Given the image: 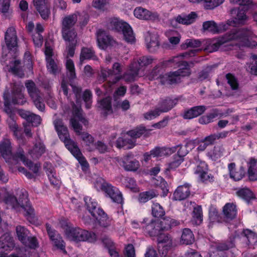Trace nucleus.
<instances>
[{
    "label": "nucleus",
    "mask_w": 257,
    "mask_h": 257,
    "mask_svg": "<svg viewBox=\"0 0 257 257\" xmlns=\"http://www.w3.org/2000/svg\"><path fill=\"white\" fill-rule=\"evenodd\" d=\"M98 108L101 110L104 115L112 113L111 107V98L110 96L106 97L98 102Z\"/></svg>",
    "instance_id": "473e14b6"
},
{
    "label": "nucleus",
    "mask_w": 257,
    "mask_h": 257,
    "mask_svg": "<svg viewBox=\"0 0 257 257\" xmlns=\"http://www.w3.org/2000/svg\"><path fill=\"white\" fill-rule=\"evenodd\" d=\"M15 246L13 238L9 233H6L0 237V253L12 250Z\"/></svg>",
    "instance_id": "b1692460"
},
{
    "label": "nucleus",
    "mask_w": 257,
    "mask_h": 257,
    "mask_svg": "<svg viewBox=\"0 0 257 257\" xmlns=\"http://www.w3.org/2000/svg\"><path fill=\"white\" fill-rule=\"evenodd\" d=\"M141 224L145 232L150 236H154L158 234L160 226V224L156 220L153 219L149 220L148 219H144Z\"/></svg>",
    "instance_id": "6ab92c4d"
},
{
    "label": "nucleus",
    "mask_w": 257,
    "mask_h": 257,
    "mask_svg": "<svg viewBox=\"0 0 257 257\" xmlns=\"http://www.w3.org/2000/svg\"><path fill=\"white\" fill-rule=\"evenodd\" d=\"M87 59L97 61L98 59L92 48L83 47L80 55V60L82 62L83 60Z\"/></svg>",
    "instance_id": "a19ab883"
},
{
    "label": "nucleus",
    "mask_w": 257,
    "mask_h": 257,
    "mask_svg": "<svg viewBox=\"0 0 257 257\" xmlns=\"http://www.w3.org/2000/svg\"><path fill=\"white\" fill-rule=\"evenodd\" d=\"M18 155L20 157L19 160L21 161L25 165L32 170L34 174H37L38 173L40 167V165L34 164L31 161L27 159L24 155V151L23 150H21Z\"/></svg>",
    "instance_id": "e433bc0d"
},
{
    "label": "nucleus",
    "mask_w": 257,
    "mask_h": 257,
    "mask_svg": "<svg viewBox=\"0 0 257 257\" xmlns=\"http://www.w3.org/2000/svg\"><path fill=\"white\" fill-rule=\"evenodd\" d=\"M61 88L65 95L68 96L72 91L75 95L76 101L78 106L73 102L72 116L70 119V124L77 135L81 136L82 140L88 146L93 144L94 138L87 133H82V126L81 123L87 125L88 121L83 117L82 110L79 104V98L80 97L81 88L76 85L75 81H62Z\"/></svg>",
    "instance_id": "f257e3e1"
},
{
    "label": "nucleus",
    "mask_w": 257,
    "mask_h": 257,
    "mask_svg": "<svg viewBox=\"0 0 257 257\" xmlns=\"http://www.w3.org/2000/svg\"><path fill=\"white\" fill-rule=\"evenodd\" d=\"M146 132L145 127L143 126L130 131L127 134L130 138L125 136L118 138L116 141V147L119 149L123 148L125 150L132 149L136 145V139L140 138Z\"/></svg>",
    "instance_id": "423d86ee"
},
{
    "label": "nucleus",
    "mask_w": 257,
    "mask_h": 257,
    "mask_svg": "<svg viewBox=\"0 0 257 257\" xmlns=\"http://www.w3.org/2000/svg\"><path fill=\"white\" fill-rule=\"evenodd\" d=\"M53 123L60 139L64 142L69 151L77 146L75 142L70 139L67 127L64 125L61 119H56Z\"/></svg>",
    "instance_id": "9d476101"
},
{
    "label": "nucleus",
    "mask_w": 257,
    "mask_h": 257,
    "mask_svg": "<svg viewBox=\"0 0 257 257\" xmlns=\"http://www.w3.org/2000/svg\"><path fill=\"white\" fill-rule=\"evenodd\" d=\"M248 175L250 180H257V159L250 158L247 163Z\"/></svg>",
    "instance_id": "ea45409f"
},
{
    "label": "nucleus",
    "mask_w": 257,
    "mask_h": 257,
    "mask_svg": "<svg viewBox=\"0 0 257 257\" xmlns=\"http://www.w3.org/2000/svg\"><path fill=\"white\" fill-rule=\"evenodd\" d=\"M252 31L247 28H234L225 34L222 37L213 40L206 49L212 52L217 51L219 47L227 42H232L230 45L240 48L243 47H249V39L252 38Z\"/></svg>",
    "instance_id": "f03ea898"
},
{
    "label": "nucleus",
    "mask_w": 257,
    "mask_h": 257,
    "mask_svg": "<svg viewBox=\"0 0 257 257\" xmlns=\"http://www.w3.org/2000/svg\"><path fill=\"white\" fill-rule=\"evenodd\" d=\"M132 155H128L122 158V166L124 170L128 171H136L139 167L140 164L138 161L132 160Z\"/></svg>",
    "instance_id": "a878e982"
},
{
    "label": "nucleus",
    "mask_w": 257,
    "mask_h": 257,
    "mask_svg": "<svg viewBox=\"0 0 257 257\" xmlns=\"http://www.w3.org/2000/svg\"><path fill=\"white\" fill-rule=\"evenodd\" d=\"M94 186L98 191H102L106 197H109L113 202L118 204L123 203L122 194L116 187L112 186L101 177L96 179Z\"/></svg>",
    "instance_id": "39448f33"
},
{
    "label": "nucleus",
    "mask_w": 257,
    "mask_h": 257,
    "mask_svg": "<svg viewBox=\"0 0 257 257\" xmlns=\"http://www.w3.org/2000/svg\"><path fill=\"white\" fill-rule=\"evenodd\" d=\"M224 152V149L222 146H216L208 152L207 156L212 161H216L223 156Z\"/></svg>",
    "instance_id": "49530a36"
},
{
    "label": "nucleus",
    "mask_w": 257,
    "mask_h": 257,
    "mask_svg": "<svg viewBox=\"0 0 257 257\" xmlns=\"http://www.w3.org/2000/svg\"><path fill=\"white\" fill-rule=\"evenodd\" d=\"M46 61L49 71L53 74H57L59 72V68L54 60L52 58H48Z\"/></svg>",
    "instance_id": "338daca9"
},
{
    "label": "nucleus",
    "mask_w": 257,
    "mask_h": 257,
    "mask_svg": "<svg viewBox=\"0 0 257 257\" xmlns=\"http://www.w3.org/2000/svg\"><path fill=\"white\" fill-rule=\"evenodd\" d=\"M6 48L9 50V53L12 56L10 51H15L18 47V37L17 36L15 28L14 27L9 28L5 37Z\"/></svg>",
    "instance_id": "ddd939ff"
},
{
    "label": "nucleus",
    "mask_w": 257,
    "mask_h": 257,
    "mask_svg": "<svg viewBox=\"0 0 257 257\" xmlns=\"http://www.w3.org/2000/svg\"><path fill=\"white\" fill-rule=\"evenodd\" d=\"M67 237L71 240L78 241H88L94 242L96 240V235L92 231H88L80 228H71L66 229L65 232Z\"/></svg>",
    "instance_id": "0eeeda50"
},
{
    "label": "nucleus",
    "mask_w": 257,
    "mask_h": 257,
    "mask_svg": "<svg viewBox=\"0 0 257 257\" xmlns=\"http://www.w3.org/2000/svg\"><path fill=\"white\" fill-rule=\"evenodd\" d=\"M16 232L19 240L22 242L27 238L29 231L24 226H18L16 227Z\"/></svg>",
    "instance_id": "0e129e2a"
},
{
    "label": "nucleus",
    "mask_w": 257,
    "mask_h": 257,
    "mask_svg": "<svg viewBox=\"0 0 257 257\" xmlns=\"http://www.w3.org/2000/svg\"><path fill=\"white\" fill-rule=\"evenodd\" d=\"M23 149L20 148L16 153H12V146L10 140L4 139L0 142V153L6 162L11 165L18 164L19 161L18 153Z\"/></svg>",
    "instance_id": "6e6552de"
},
{
    "label": "nucleus",
    "mask_w": 257,
    "mask_h": 257,
    "mask_svg": "<svg viewBox=\"0 0 257 257\" xmlns=\"http://www.w3.org/2000/svg\"><path fill=\"white\" fill-rule=\"evenodd\" d=\"M134 15L137 18L142 20L153 22L159 20V15L157 12L150 11L141 7L134 10Z\"/></svg>",
    "instance_id": "dca6fc26"
},
{
    "label": "nucleus",
    "mask_w": 257,
    "mask_h": 257,
    "mask_svg": "<svg viewBox=\"0 0 257 257\" xmlns=\"http://www.w3.org/2000/svg\"><path fill=\"white\" fill-rule=\"evenodd\" d=\"M175 152V147L172 148H160L156 147L150 152L145 154L144 158L146 161H147L151 157H164L171 155Z\"/></svg>",
    "instance_id": "f3484780"
},
{
    "label": "nucleus",
    "mask_w": 257,
    "mask_h": 257,
    "mask_svg": "<svg viewBox=\"0 0 257 257\" xmlns=\"http://www.w3.org/2000/svg\"><path fill=\"white\" fill-rule=\"evenodd\" d=\"M12 63L13 65L11 66V72L19 77L23 78L24 73L20 67V61L18 60H15L14 61H12Z\"/></svg>",
    "instance_id": "6e6d98bb"
},
{
    "label": "nucleus",
    "mask_w": 257,
    "mask_h": 257,
    "mask_svg": "<svg viewBox=\"0 0 257 257\" xmlns=\"http://www.w3.org/2000/svg\"><path fill=\"white\" fill-rule=\"evenodd\" d=\"M62 37L68 43H77V33L74 29L62 30Z\"/></svg>",
    "instance_id": "8fccbe9b"
},
{
    "label": "nucleus",
    "mask_w": 257,
    "mask_h": 257,
    "mask_svg": "<svg viewBox=\"0 0 257 257\" xmlns=\"http://www.w3.org/2000/svg\"><path fill=\"white\" fill-rule=\"evenodd\" d=\"M253 62L248 64L247 70L249 73L254 75H257V55L253 54L251 56Z\"/></svg>",
    "instance_id": "774afa93"
},
{
    "label": "nucleus",
    "mask_w": 257,
    "mask_h": 257,
    "mask_svg": "<svg viewBox=\"0 0 257 257\" xmlns=\"http://www.w3.org/2000/svg\"><path fill=\"white\" fill-rule=\"evenodd\" d=\"M158 242L159 245L163 247L170 246L172 244L170 236L165 233H161L158 237Z\"/></svg>",
    "instance_id": "13d9d810"
},
{
    "label": "nucleus",
    "mask_w": 257,
    "mask_h": 257,
    "mask_svg": "<svg viewBox=\"0 0 257 257\" xmlns=\"http://www.w3.org/2000/svg\"><path fill=\"white\" fill-rule=\"evenodd\" d=\"M145 43L148 51L154 52L160 46L159 36L156 32H148L145 35Z\"/></svg>",
    "instance_id": "a211bd4d"
},
{
    "label": "nucleus",
    "mask_w": 257,
    "mask_h": 257,
    "mask_svg": "<svg viewBox=\"0 0 257 257\" xmlns=\"http://www.w3.org/2000/svg\"><path fill=\"white\" fill-rule=\"evenodd\" d=\"M141 69L138 65L136 59H134L128 66L127 70L123 75L119 77L117 80L120 79L131 80L138 78L143 75V73L140 72Z\"/></svg>",
    "instance_id": "4468645a"
},
{
    "label": "nucleus",
    "mask_w": 257,
    "mask_h": 257,
    "mask_svg": "<svg viewBox=\"0 0 257 257\" xmlns=\"http://www.w3.org/2000/svg\"><path fill=\"white\" fill-rule=\"evenodd\" d=\"M102 242L105 246L108 248V252L111 257H119V255L115 249L111 248L112 246L113 243L112 240L109 238H105L103 239Z\"/></svg>",
    "instance_id": "e2e57ef3"
},
{
    "label": "nucleus",
    "mask_w": 257,
    "mask_h": 257,
    "mask_svg": "<svg viewBox=\"0 0 257 257\" xmlns=\"http://www.w3.org/2000/svg\"><path fill=\"white\" fill-rule=\"evenodd\" d=\"M222 212L225 221L232 220L236 216V206L233 203H227L223 207Z\"/></svg>",
    "instance_id": "c756f323"
},
{
    "label": "nucleus",
    "mask_w": 257,
    "mask_h": 257,
    "mask_svg": "<svg viewBox=\"0 0 257 257\" xmlns=\"http://www.w3.org/2000/svg\"><path fill=\"white\" fill-rule=\"evenodd\" d=\"M184 159L179 156H174L173 160L168 164V167L166 169L165 173L168 174V172L171 170H174L177 168L183 162Z\"/></svg>",
    "instance_id": "603ef678"
},
{
    "label": "nucleus",
    "mask_w": 257,
    "mask_h": 257,
    "mask_svg": "<svg viewBox=\"0 0 257 257\" xmlns=\"http://www.w3.org/2000/svg\"><path fill=\"white\" fill-rule=\"evenodd\" d=\"M191 74L189 68H183L178 69L175 71H171L165 74V80H176L181 78L188 76Z\"/></svg>",
    "instance_id": "393cba45"
},
{
    "label": "nucleus",
    "mask_w": 257,
    "mask_h": 257,
    "mask_svg": "<svg viewBox=\"0 0 257 257\" xmlns=\"http://www.w3.org/2000/svg\"><path fill=\"white\" fill-rule=\"evenodd\" d=\"M123 35V38L125 41L128 43H133L135 41V38L133 31L130 26L128 24L121 31Z\"/></svg>",
    "instance_id": "4d7b16f0"
},
{
    "label": "nucleus",
    "mask_w": 257,
    "mask_h": 257,
    "mask_svg": "<svg viewBox=\"0 0 257 257\" xmlns=\"http://www.w3.org/2000/svg\"><path fill=\"white\" fill-rule=\"evenodd\" d=\"M203 221L202 210L201 206H197L193 209L192 212V222L199 225Z\"/></svg>",
    "instance_id": "de8ad7c7"
},
{
    "label": "nucleus",
    "mask_w": 257,
    "mask_h": 257,
    "mask_svg": "<svg viewBox=\"0 0 257 257\" xmlns=\"http://www.w3.org/2000/svg\"><path fill=\"white\" fill-rule=\"evenodd\" d=\"M96 214V216L92 217L97 220L100 226L106 228L111 225V219L107 216L102 209H98Z\"/></svg>",
    "instance_id": "7c9ffc66"
},
{
    "label": "nucleus",
    "mask_w": 257,
    "mask_h": 257,
    "mask_svg": "<svg viewBox=\"0 0 257 257\" xmlns=\"http://www.w3.org/2000/svg\"><path fill=\"white\" fill-rule=\"evenodd\" d=\"M197 17V15L195 12H191L187 15L184 14L179 15L177 17L176 20V21L180 24L189 25L195 21Z\"/></svg>",
    "instance_id": "c03bdc74"
},
{
    "label": "nucleus",
    "mask_w": 257,
    "mask_h": 257,
    "mask_svg": "<svg viewBox=\"0 0 257 257\" xmlns=\"http://www.w3.org/2000/svg\"><path fill=\"white\" fill-rule=\"evenodd\" d=\"M19 113L22 118L31 123L33 126H38L41 123V118L38 115L24 110H20Z\"/></svg>",
    "instance_id": "c85d7f7f"
},
{
    "label": "nucleus",
    "mask_w": 257,
    "mask_h": 257,
    "mask_svg": "<svg viewBox=\"0 0 257 257\" xmlns=\"http://www.w3.org/2000/svg\"><path fill=\"white\" fill-rule=\"evenodd\" d=\"M153 183L156 186L160 187L163 192V196H166L168 192L167 189L168 184L167 182L160 176L157 177L153 179Z\"/></svg>",
    "instance_id": "5fc2aeb1"
},
{
    "label": "nucleus",
    "mask_w": 257,
    "mask_h": 257,
    "mask_svg": "<svg viewBox=\"0 0 257 257\" xmlns=\"http://www.w3.org/2000/svg\"><path fill=\"white\" fill-rule=\"evenodd\" d=\"M161 112L159 111L158 108H156L154 109H151L148 112L143 114L145 119L146 120H152L158 117L161 114Z\"/></svg>",
    "instance_id": "69168bd1"
},
{
    "label": "nucleus",
    "mask_w": 257,
    "mask_h": 257,
    "mask_svg": "<svg viewBox=\"0 0 257 257\" xmlns=\"http://www.w3.org/2000/svg\"><path fill=\"white\" fill-rule=\"evenodd\" d=\"M77 18L76 13L64 17L62 22V30L65 31L68 29H74V26L76 24Z\"/></svg>",
    "instance_id": "72a5a7b5"
},
{
    "label": "nucleus",
    "mask_w": 257,
    "mask_h": 257,
    "mask_svg": "<svg viewBox=\"0 0 257 257\" xmlns=\"http://www.w3.org/2000/svg\"><path fill=\"white\" fill-rule=\"evenodd\" d=\"M85 205L88 211L91 214L92 216H96V212L99 208H97V203L94 199H92L88 196L84 198Z\"/></svg>",
    "instance_id": "a18cd8bd"
},
{
    "label": "nucleus",
    "mask_w": 257,
    "mask_h": 257,
    "mask_svg": "<svg viewBox=\"0 0 257 257\" xmlns=\"http://www.w3.org/2000/svg\"><path fill=\"white\" fill-rule=\"evenodd\" d=\"M45 152V147L41 142H37L29 153L33 159H38Z\"/></svg>",
    "instance_id": "37998d69"
},
{
    "label": "nucleus",
    "mask_w": 257,
    "mask_h": 257,
    "mask_svg": "<svg viewBox=\"0 0 257 257\" xmlns=\"http://www.w3.org/2000/svg\"><path fill=\"white\" fill-rule=\"evenodd\" d=\"M230 14L235 19L234 23L243 24L247 19L245 10L243 8L232 9L230 10Z\"/></svg>",
    "instance_id": "c9c22d12"
},
{
    "label": "nucleus",
    "mask_w": 257,
    "mask_h": 257,
    "mask_svg": "<svg viewBox=\"0 0 257 257\" xmlns=\"http://www.w3.org/2000/svg\"><path fill=\"white\" fill-rule=\"evenodd\" d=\"M234 246V241L231 240L225 242L219 243L213 245L211 247L209 253V257H221L223 255L224 251Z\"/></svg>",
    "instance_id": "2eb2a0df"
},
{
    "label": "nucleus",
    "mask_w": 257,
    "mask_h": 257,
    "mask_svg": "<svg viewBox=\"0 0 257 257\" xmlns=\"http://www.w3.org/2000/svg\"><path fill=\"white\" fill-rule=\"evenodd\" d=\"M195 240L194 235L191 230L188 228H184L182 231L180 243L183 244H192Z\"/></svg>",
    "instance_id": "4c0bfd02"
},
{
    "label": "nucleus",
    "mask_w": 257,
    "mask_h": 257,
    "mask_svg": "<svg viewBox=\"0 0 257 257\" xmlns=\"http://www.w3.org/2000/svg\"><path fill=\"white\" fill-rule=\"evenodd\" d=\"M97 39L99 48L106 49L108 46H113L115 41L103 30H99L97 33Z\"/></svg>",
    "instance_id": "5701e85b"
},
{
    "label": "nucleus",
    "mask_w": 257,
    "mask_h": 257,
    "mask_svg": "<svg viewBox=\"0 0 257 257\" xmlns=\"http://www.w3.org/2000/svg\"><path fill=\"white\" fill-rule=\"evenodd\" d=\"M138 66L141 69L146 67L151 64L153 61V58L151 56H144L136 59Z\"/></svg>",
    "instance_id": "bf43d9fd"
},
{
    "label": "nucleus",
    "mask_w": 257,
    "mask_h": 257,
    "mask_svg": "<svg viewBox=\"0 0 257 257\" xmlns=\"http://www.w3.org/2000/svg\"><path fill=\"white\" fill-rule=\"evenodd\" d=\"M33 3L41 17L44 20L47 19L50 14V11L45 0H33Z\"/></svg>",
    "instance_id": "cd10ccee"
},
{
    "label": "nucleus",
    "mask_w": 257,
    "mask_h": 257,
    "mask_svg": "<svg viewBox=\"0 0 257 257\" xmlns=\"http://www.w3.org/2000/svg\"><path fill=\"white\" fill-rule=\"evenodd\" d=\"M199 51V49L191 50L188 52H185L177 56L166 60L163 62V65L165 67H180L184 66V68H189L192 67L194 63L191 62L189 63L187 61H183L184 58H188L195 56V53Z\"/></svg>",
    "instance_id": "1a4fd4ad"
},
{
    "label": "nucleus",
    "mask_w": 257,
    "mask_h": 257,
    "mask_svg": "<svg viewBox=\"0 0 257 257\" xmlns=\"http://www.w3.org/2000/svg\"><path fill=\"white\" fill-rule=\"evenodd\" d=\"M241 237L243 238V240L248 245H253L257 242V234L249 229H244L241 234Z\"/></svg>",
    "instance_id": "79ce46f5"
},
{
    "label": "nucleus",
    "mask_w": 257,
    "mask_h": 257,
    "mask_svg": "<svg viewBox=\"0 0 257 257\" xmlns=\"http://www.w3.org/2000/svg\"><path fill=\"white\" fill-rule=\"evenodd\" d=\"M237 196L247 202L254 198V196L252 191L247 188L239 189L237 192Z\"/></svg>",
    "instance_id": "3c124183"
},
{
    "label": "nucleus",
    "mask_w": 257,
    "mask_h": 257,
    "mask_svg": "<svg viewBox=\"0 0 257 257\" xmlns=\"http://www.w3.org/2000/svg\"><path fill=\"white\" fill-rule=\"evenodd\" d=\"M69 151L79 161L82 167V170L84 171H87L89 168V164L85 158L82 156L78 146H76Z\"/></svg>",
    "instance_id": "f704fd0d"
},
{
    "label": "nucleus",
    "mask_w": 257,
    "mask_h": 257,
    "mask_svg": "<svg viewBox=\"0 0 257 257\" xmlns=\"http://www.w3.org/2000/svg\"><path fill=\"white\" fill-rule=\"evenodd\" d=\"M159 195L158 192L153 189L144 191L140 193L138 196V201L140 203H145L149 200L157 197Z\"/></svg>",
    "instance_id": "58836bf2"
},
{
    "label": "nucleus",
    "mask_w": 257,
    "mask_h": 257,
    "mask_svg": "<svg viewBox=\"0 0 257 257\" xmlns=\"http://www.w3.org/2000/svg\"><path fill=\"white\" fill-rule=\"evenodd\" d=\"M230 25L227 23L226 24H221L218 26L215 22L209 21L203 23V29L204 31H207L213 34H217L226 31Z\"/></svg>",
    "instance_id": "412c9836"
},
{
    "label": "nucleus",
    "mask_w": 257,
    "mask_h": 257,
    "mask_svg": "<svg viewBox=\"0 0 257 257\" xmlns=\"http://www.w3.org/2000/svg\"><path fill=\"white\" fill-rule=\"evenodd\" d=\"M229 176L235 181H238L243 178L245 175V170L242 167L238 170L236 169L235 164L231 163L228 165Z\"/></svg>",
    "instance_id": "bb28decb"
},
{
    "label": "nucleus",
    "mask_w": 257,
    "mask_h": 257,
    "mask_svg": "<svg viewBox=\"0 0 257 257\" xmlns=\"http://www.w3.org/2000/svg\"><path fill=\"white\" fill-rule=\"evenodd\" d=\"M22 243L25 245V252H28L29 257H38L35 250L39 247V242L35 237H28Z\"/></svg>",
    "instance_id": "aec40b11"
},
{
    "label": "nucleus",
    "mask_w": 257,
    "mask_h": 257,
    "mask_svg": "<svg viewBox=\"0 0 257 257\" xmlns=\"http://www.w3.org/2000/svg\"><path fill=\"white\" fill-rule=\"evenodd\" d=\"M229 112V110L228 109L225 112H222L218 109L215 108L212 109V111L207 114V116L209 118V119L210 120V122H212L213 119L219 116L220 117L226 116L228 115Z\"/></svg>",
    "instance_id": "052dcab7"
},
{
    "label": "nucleus",
    "mask_w": 257,
    "mask_h": 257,
    "mask_svg": "<svg viewBox=\"0 0 257 257\" xmlns=\"http://www.w3.org/2000/svg\"><path fill=\"white\" fill-rule=\"evenodd\" d=\"M28 93L32 99L36 107L41 111L45 109V104L43 102L41 94L39 90L36 87L34 81H28L26 83Z\"/></svg>",
    "instance_id": "9b49d317"
},
{
    "label": "nucleus",
    "mask_w": 257,
    "mask_h": 257,
    "mask_svg": "<svg viewBox=\"0 0 257 257\" xmlns=\"http://www.w3.org/2000/svg\"><path fill=\"white\" fill-rule=\"evenodd\" d=\"M177 99H172L170 98H166L160 100L159 104V111L161 113L167 112L174 107L177 103Z\"/></svg>",
    "instance_id": "2f4dec72"
},
{
    "label": "nucleus",
    "mask_w": 257,
    "mask_h": 257,
    "mask_svg": "<svg viewBox=\"0 0 257 257\" xmlns=\"http://www.w3.org/2000/svg\"><path fill=\"white\" fill-rule=\"evenodd\" d=\"M128 25L125 22H122L118 19L113 18L110 20L109 28L118 32H121L125 27Z\"/></svg>",
    "instance_id": "09e8293b"
},
{
    "label": "nucleus",
    "mask_w": 257,
    "mask_h": 257,
    "mask_svg": "<svg viewBox=\"0 0 257 257\" xmlns=\"http://www.w3.org/2000/svg\"><path fill=\"white\" fill-rule=\"evenodd\" d=\"M152 214L157 218L162 217L165 214V211L163 207L157 202H153L152 205Z\"/></svg>",
    "instance_id": "864d4df0"
},
{
    "label": "nucleus",
    "mask_w": 257,
    "mask_h": 257,
    "mask_svg": "<svg viewBox=\"0 0 257 257\" xmlns=\"http://www.w3.org/2000/svg\"><path fill=\"white\" fill-rule=\"evenodd\" d=\"M77 43H67L66 44V67L67 70V76L70 80H73L76 78V73L74 64L73 61L69 59V57H73L74 55L75 47Z\"/></svg>",
    "instance_id": "f8f14e48"
},
{
    "label": "nucleus",
    "mask_w": 257,
    "mask_h": 257,
    "mask_svg": "<svg viewBox=\"0 0 257 257\" xmlns=\"http://www.w3.org/2000/svg\"><path fill=\"white\" fill-rule=\"evenodd\" d=\"M22 196V198L18 200L13 194L8 193L4 197V202L8 207L15 209L21 207L26 212L25 216L27 220L32 224H38V219L35 215L34 209L31 205L27 196L24 194H23Z\"/></svg>",
    "instance_id": "7ed1b4c3"
},
{
    "label": "nucleus",
    "mask_w": 257,
    "mask_h": 257,
    "mask_svg": "<svg viewBox=\"0 0 257 257\" xmlns=\"http://www.w3.org/2000/svg\"><path fill=\"white\" fill-rule=\"evenodd\" d=\"M191 185L185 183L179 186L173 193V199L176 201H181L187 199L191 194Z\"/></svg>",
    "instance_id": "4be33fe9"
},
{
    "label": "nucleus",
    "mask_w": 257,
    "mask_h": 257,
    "mask_svg": "<svg viewBox=\"0 0 257 257\" xmlns=\"http://www.w3.org/2000/svg\"><path fill=\"white\" fill-rule=\"evenodd\" d=\"M24 67L29 70L30 74H33V62L30 52L25 53L24 58Z\"/></svg>",
    "instance_id": "680f3d73"
},
{
    "label": "nucleus",
    "mask_w": 257,
    "mask_h": 257,
    "mask_svg": "<svg viewBox=\"0 0 257 257\" xmlns=\"http://www.w3.org/2000/svg\"><path fill=\"white\" fill-rule=\"evenodd\" d=\"M20 82L15 81L14 83H11V90L10 88L6 87L3 96L6 106H9L10 103L23 105L26 102V99L23 92L25 90V87Z\"/></svg>",
    "instance_id": "20e7f679"
}]
</instances>
